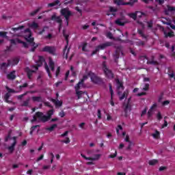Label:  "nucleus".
I'll list each match as a JSON object with an SVG mask.
<instances>
[{
	"instance_id": "nucleus-1",
	"label": "nucleus",
	"mask_w": 175,
	"mask_h": 175,
	"mask_svg": "<svg viewBox=\"0 0 175 175\" xmlns=\"http://www.w3.org/2000/svg\"><path fill=\"white\" fill-rule=\"evenodd\" d=\"M25 33L27 34L25 35V39L29 44L18 39L17 40V42L23 44L25 49H28V47H29L30 46V47H31L30 51L34 52L36 50V49L39 47V44L33 42V40H35V38H31L32 36V32L31 31V29H26L25 30Z\"/></svg>"
},
{
	"instance_id": "nucleus-2",
	"label": "nucleus",
	"mask_w": 175,
	"mask_h": 175,
	"mask_svg": "<svg viewBox=\"0 0 175 175\" xmlns=\"http://www.w3.org/2000/svg\"><path fill=\"white\" fill-rule=\"evenodd\" d=\"M54 114V109H50L46 112V115H44L43 112L38 111L33 116V119L31 120V122H47L51 120L52 116Z\"/></svg>"
},
{
	"instance_id": "nucleus-3",
	"label": "nucleus",
	"mask_w": 175,
	"mask_h": 175,
	"mask_svg": "<svg viewBox=\"0 0 175 175\" xmlns=\"http://www.w3.org/2000/svg\"><path fill=\"white\" fill-rule=\"evenodd\" d=\"M102 69L107 80H113V79H114V72H113V70L107 68V63L106 61L103 62Z\"/></svg>"
},
{
	"instance_id": "nucleus-4",
	"label": "nucleus",
	"mask_w": 175,
	"mask_h": 175,
	"mask_svg": "<svg viewBox=\"0 0 175 175\" xmlns=\"http://www.w3.org/2000/svg\"><path fill=\"white\" fill-rule=\"evenodd\" d=\"M88 75L90 77L91 81L94 83V84H105L103 79L98 77L95 73L90 71Z\"/></svg>"
},
{
	"instance_id": "nucleus-5",
	"label": "nucleus",
	"mask_w": 175,
	"mask_h": 175,
	"mask_svg": "<svg viewBox=\"0 0 175 175\" xmlns=\"http://www.w3.org/2000/svg\"><path fill=\"white\" fill-rule=\"evenodd\" d=\"M115 49L116 51L113 55V57L116 64H118V58H120V53H121L122 55H124V52L122 51V46H115Z\"/></svg>"
},
{
	"instance_id": "nucleus-6",
	"label": "nucleus",
	"mask_w": 175,
	"mask_h": 175,
	"mask_svg": "<svg viewBox=\"0 0 175 175\" xmlns=\"http://www.w3.org/2000/svg\"><path fill=\"white\" fill-rule=\"evenodd\" d=\"M110 46H113V42H107L97 46L96 49L92 51V55H94V54H96V53H98L99 50H105V49L110 47Z\"/></svg>"
},
{
	"instance_id": "nucleus-7",
	"label": "nucleus",
	"mask_w": 175,
	"mask_h": 175,
	"mask_svg": "<svg viewBox=\"0 0 175 175\" xmlns=\"http://www.w3.org/2000/svg\"><path fill=\"white\" fill-rule=\"evenodd\" d=\"M42 51L43 53H49L51 55H55L57 48L55 46H45L42 48Z\"/></svg>"
},
{
	"instance_id": "nucleus-8",
	"label": "nucleus",
	"mask_w": 175,
	"mask_h": 175,
	"mask_svg": "<svg viewBox=\"0 0 175 175\" xmlns=\"http://www.w3.org/2000/svg\"><path fill=\"white\" fill-rule=\"evenodd\" d=\"M115 81L117 85L118 95L120 96L122 94V90L125 89V87H124V83L119 79H116Z\"/></svg>"
},
{
	"instance_id": "nucleus-9",
	"label": "nucleus",
	"mask_w": 175,
	"mask_h": 175,
	"mask_svg": "<svg viewBox=\"0 0 175 175\" xmlns=\"http://www.w3.org/2000/svg\"><path fill=\"white\" fill-rule=\"evenodd\" d=\"M60 14L63 17L72 16V11L69 10V8H63L60 10Z\"/></svg>"
},
{
	"instance_id": "nucleus-10",
	"label": "nucleus",
	"mask_w": 175,
	"mask_h": 175,
	"mask_svg": "<svg viewBox=\"0 0 175 175\" xmlns=\"http://www.w3.org/2000/svg\"><path fill=\"white\" fill-rule=\"evenodd\" d=\"M51 20L52 21H55V23H57L59 27H62V18H61V16H57L56 14H53L51 17Z\"/></svg>"
},
{
	"instance_id": "nucleus-11",
	"label": "nucleus",
	"mask_w": 175,
	"mask_h": 175,
	"mask_svg": "<svg viewBox=\"0 0 175 175\" xmlns=\"http://www.w3.org/2000/svg\"><path fill=\"white\" fill-rule=\"evenodd\" d=\"M82 158H84L86 161H98L100 158V154H95L94 157H87L83 154H81Z\"/></svg>"
},
{
	"instance_id": "nucleus-12",
	"label": "nucleus",
	"mask_w": 175,
	"mask_h": 175,
	"mask_svg": "<svg viewBox=\"0 0 175 175\" xmlns=\"http://www.w3.org/2000/svg\"><path fill=\"white\" fill-rule=\"evenodd\" d=\"M25 72L27 73V77H28V79H29V80H31V77H32L33 73H35V70H30V69H29V67H27V68L25 69Z\"/></svg>"
},
{
	"instance_id": "nucleus-13",
	"label": "nucleus",
	"mask_w": 175,
	"mask_h": 175,
	"mask_svg": "<svg viewBox=\"0 0 175 175\" xmlns=\"http://www.w3.org/2000/svg\"><path fill=\"white\" fill-rule=\"evenodd\" d=\"M49 66L51 68V70L52 72H54L55 69V63H54V61H53V58L49 57Z\"/></svg>"
},
{
	"instance_id": "nucleus-14",
	"label": "nucleus",
	"mask_w": 175,
	"mask_h": 175,
	"mask_svg": "<svg viewBox=\"0 0 175 175\" xmlns=\"http://www.w3.org/2000/svg\"><path fill=\"white\" fill-rule=\"evenodd\" d=\"M63 36H64L66 40V43L67 44L65 46L64 50H63V52H64V54H65V51H66V50L68 49V44H69V36L68 35H66L65 33V30H63Z\"/></svg>"
},
{
	"instance_id": "nucleus-15",
	"label": "nucleus",
	"mask_w": 175,
	"mask_h": 175,
	"mask_svg": "<svg viewBox=\"0 0 175 175\" xmlns=\"http://www.w3.org/2000/svg\"><path fill=\"white\" fill-rule=\"evenodd\" d=\"M51 100L55 104L56 107H61V106H62V100H59L58 99L55 100L54 98H51Z\"/></svg>"
},
{
	"instance_id": "nucleus-16",
	"label": "nucleus",
	"mask_w": 175,
	"mask_h": 175,
	"mask_svg": "<svg viewBox=\"0 0 175 175\" xmlns=\"http://www.w3.org/2000/svg\"><path fill=\"white\" fill-rule=\"evenodd\" d=\"M163 33L165 35L164 38H165V39H167V38H174V32L172 30H170V31L168 33L164 31Z\"/></svg>"
},
{
	"instance_id": "nucleus-17",
	"label": "nucleus",
	"mask_w": 175,
	"mask_h": 175,
	"mask_svg": "<svg viewBox=\"0 0 175 175\" xmlns=\"http://www.w3.org/2000/svg\"><path fill=\"white\" fill-rule=\"evenodd\" d=\"M46 60L44 59V57H43V56H38L37 66H42L43 65V62H44Z\"/></svg>"
},
{
	"instance_id": "nucleus-18",
	"label": "nucleus",
	"mask_w": 175,
	"mask_h": 175,
	"mask_svg": "<svg viewBox=\"0 0 175 175\" xmlns=\"http://www.w3.org/2000/svg\"><path fill=\"white\" fill-rule=\"evenodd\" d=\"M132 106L129 103H126L124 108V116L128 117V111H131Z\"/></svg>"
},
{
	"instance_id": "nucleus-19",
	"label": "nucleus",
	"mask_w": 175,
	"mask_h": 175,
	"mask_svg": "<svg viewBox=\"0 0 175 175\" xmlns=\"http://www.w3.org/2000/svg\"><path fill=\"white\" fill-rule=\"evenodd\" d=\"M109 92L111 94V106H114V101H113V96L114 95V92L113 91V87L111 84H109Z\"/></svg>"
},
{
	"instance_id": "nucleus-20",
	"label": "nucleus",
	"mask_w": 175,
	"mask_h": 175,
	"mask_svg": "<svg viewBox=\"0 0 175 175\" xmlns=\"http://www.w3.org/2000/svg\"><path fill=\"white\" fill-rule=\"evenodd\" d=\"M7 79L8 80H14L16 79V71H12L7 75Z\"/></svg>"
},
{
	"instance_id": "nucleus-21",
	"label": "nucleus",
	"mask_w": 175,
	"mask_h": 175,
	"mask_svg": "<svg viewBox=\"0 0 175 175\" xmlns=\"http://www.w3.org/2000/svg\"><path fill=\"white\" fill-rule=\"evenodd\" d=\"M167 10H165V14L168 16L169 12H175V7L170 6V5H167Z\"/></svg>"
},
{
	"instance_id": "nucleus-22",
	"label": "nucleus",
	"mask_w": 175,
	"mask_h": 175,
	"mask_svg": "<svg viewBox=\"0 0 175 175\" xmlns=\"http://www.w3.org/2000/svg\"><path fill=\"white\" fill-rule=\"evenodd\" d=\"M169 77L170 79H175V76H174V71L173 70V68L172 67L168 68V72H167Z\"/></svg>"
},
{
	"instance_id": "nucleus-23",
	"label": "nucleus",
	"mask_w": 175,
	"mask_h": 175,
	"mask_svg": "<svg viewBox=\"0 0 175 175\" xmlns=\"http://www.w3.org/2000/svg\"><path fill=\"white\" fill-rule=\"evenodd\" d=\"M12 96V94L10 93H6L4 96V100L6 102V103H12V100H9V98Z\"/></svg>"
},
{
	"instance_id": "nucleus-24",
	"label": "nucleus",
	"mask_w": 175,
	"mask_h": 175,
	"mask_svg": "<svg viewBox=\"0 0 175 175\" xmlns=\"http://www.w3.org/2000/svg\"><path fill=\"white\" fill-rule=\"evenodd\" d=\"M148 65H159V63L157 61H154V56H152V61L148 60L147 62Z\"/></svg>"
},
{
	"instance_id": "nucleus-25",
	"label": "nucleus",
	"mask_w": 175,
	"mask_h": 175,
	"mask_svg": "<svg viewBox=\"0 0 175 175\" xmlns=\"http://www.w3.org/2000/svg\"><path fill=\"white\" fill-rule=\"evenodd\" d=\"M114 3L118 5V6H121V5H128V3H124V0H114Z\"/></svg>"
},
{
	"instance_id": "nucleus-26",
	"label": "nucleus",
	"mask_w": 175,
	"mask_h": 175,
	"mask_svg": "<svg viewBox=\"0 0 175 175\" xmlns=\"http://www.w3.org/2000/svg\"><path fill=\"white\" fill-rule=\"evenodd\" d=\"M32 100L33 102H43L42 96H33Z\"/></svg>"
},
{
	"instance_id": "nucleus-27",
	"label": "nucleus",
	"mask_w": 175,
	"mask_h": 175,
	"mask_svg": "<svg viewBox=\"0 0 175 175\" xmlns=\"http://www.w3.org/2000/svg\"><path fill=\"white\" fill-rule=\"evenodd\" d=\"M27 87H28V83H23V85L19 86V88H18L17 92H21L23 91V88H27Z\"/></svg>"
},
{
	"instance_id": "nucleus-28",
	"label": "nucleus",
	"mask_w": 175,
	"mask_h": 175,
	"mask_svg": "<svg viewBox=\"0 0 175 175\" xmlns=\"http://www.w3.org/2000/svg\"><path fill=\"white\" fill-rule=\"evenodd\" d=\"M58 125L57 124H52L50 127L46 129V131H49V132H53L55 128H57Z\"/></svg>"
},
{
	"instance_id": "nucleus-29",
	"label": "nucleus",
	"mask_w": 175,
	"mask_h": 175,
	"mask_svg": "<svg viewBox=\"0 0 175 175\" xmlns=\"http://www.w3.org/2000/svg\"><path fill=\"white\" fill-rule=\"evenodd\" d=\"M128 94H129L128 90L127 91H124L123 92L122 95L119 97L120 100H122L125 99V98H126L128 96Z\"/></svg>"
},
{
	"instance_id": "nucleus-30",
	"label": "nucleus",
	"mask_w": 175,
	"mask_h": 175,
	"mask_svg": "<svg viewBox=\"0 0 175 175\" xmlns=\"http://www.w3.org/2000/svg\"><path fill=\"white\" fill-rule=\"evenodd\" d=\"M10 66V60H8V63H2L1 65V69H6V68H8V66Z\"/></svg>"
},
{
	"instance_id": "nucleus-31",
	"label": "nucleus",
	"mask_w": 175,
	"mask_h": 175,
	"mask_svg": "<svg viewBox=\"0 0 175 175\" xmlns=\"http://www.w3.org/2000/svg\"><path fill=\"white\" fill-rule=\"evenodd\" d=\"M16 146V142L12 144V146L8 147V150L11 154L14 151V147Z\"/></svg>"
},
{
	"instance_id": "nucleus-32",
	"label": "nucleus",
	"mask_w": 175,
	"mask_h": 175,
	"mask_svg": "<svg viewBox=\"0 0 175 175\" xmlns=\"http://www.w3.org/2000/svg\"><path fill=\"white\" fill-rule=\"evenodd\" d=\"M42 8L39 7L38 9L35 10L34 11L31 12L30 13V16H36V14H38L39 12H40Z\"/></svg>"
},
{
	"instance_id": "nucleus-33",
	"label": "nucleus",
	"mask_w": 175,
	"mask_h": 175,
	"mask_svg": "<svg viewBox=\"0 0 175 175\" xmlns=\"http://www.w3.org/2000/svg\"><path fill=\"white\" fill-rule=\"evenodd\" d=\"M20 62V57H14L12 59V65H17Z\"/></svg>"
},
{
	"instance_id": "nucleus-34",
	"label": "nucleus",
	"mask_w": 175,
	"mask_h": 175,
	"mask_svg": "<svg viewBox=\"0 0 175 175\" xmlns=\"http://www.w3.org/2000/svg\"><path fill=\"white\" fill-rule=\"evenodd\" d=\"M115 24L117 25H120V27H124L125 25V23L122 21H121V19H118L115 21Z\"/></svg>"
},
{
	"instance_id": "nucleus-35",
	"label": "nucleus",
	"mask_w": 175,
	"mask_h": 175,
	"mask_svg": "<svg viewBox=\"0 0 175 175\" xmlns=\"http://www.w3.org/2000/svg\"><path fill=\"white\" fill-rule=\"evenodd\" d=\"M58 3H59V0H56L53 3H50L48 4V6L49 8H53V6H56V5H58Z\"/></svg>"
},
{
	"instance_id": "nucleus-36",
	"label": "nucleus",
	"mask_w": 175,
	"mask_h": 175,
	"mask_svg": "<svg viewBox=\"0 0 175 175\" xmlns=\"http://www.w3.org/2000/svg\"><path fill=\"white\" fill-rule=\"evenodd\" d=\"M137 32L140 35V36H142V38H144V39H146V40H147V36L144 34V33L143 32V30L138 29Z\"/></svg>"
},
{
	"instance_id": "nucleus-37",
	"label": "nucleus",
	"mask_w": 175,
	"mask_h": 175,
	"mask_svg": "<svg viewBox=\"0 0 175 175\" xmlns=\"http://www.w3.org/2000/svg\"><path fill=\"white\" fill-rule=\"evenodd\" d=\"M157 163H158V160H157V159L150 160L148 162V164L150 166H154V165H157Z\"/></svg>"
},
{
	"instance_id": "nucleus-38",
	"label": "nucleus",
	"mask_w": 175,
	"mask_h": 175,
	"mask_svg": "<svg viewBox=\"0 0 175 175\" xmlns=\"http://www.w3.org/2000/svg\"><path fill=\"white\" fill-rule=\"evenodd\" d=\"M29 100H31V98H28L26 100L23 101V104L21 105L22 107H28V105H29Z\"/></svg>"
},
{
	"instance_id": "nucleus-39",
	"label": "nucleus",
	"mask_w": 175,
	"mask_h": 175,
	"mask_svg": "<svg viewBox=\"0 0 175 175\" xmlns=\"http://www.w3.org/2000/svg\"><path fill=\"white\" fill-rule=\"evenodd\" d=\"M23 28H25V26L21 25V26H19L18 27H12V30L16 32L17 31H20V29H23Z\"/></svg>"
},
{
	"instance_id": "nucleus-40",
	"label": "nucleus",
	"mask_w": 175,
	"mask_h": 175,
	"mask_svg": "<svg viewBox=\"0 0 175 175\" xmlns=\"http://www.w3.org/2000/svg\"><path fill=\"white\" fill-rule=\"evenodd\" d=\"M129 17H131V18H133L135 21H136L137 19V13H131L129 14Z\"/></svg>"
},
{
	"instance_id": "nucleus-41",
	"label": "nucleus",
	"mask_w": 175,
	"mask_h": 175,
	"mask_svg": "<svg viewBox=\"0 0 175 175\" xmlns=\"http://www.w3.org/2000/svg\"><path fill=\"white\" fill-rule=\"evenodd\" d=\"M109 12L110 13H116V12L118 11L116 8H114L112 6L109 7Z\"/></svg>"
},
{
	"instance_id": "nucleus-42",
	"label": "nucleus",
	"mask_w": 175,
	"mask_h": 175,
	"mask_svg": "<svg viewBox=\"0 0 175 175\" xmlns=\"http://www.w3.org/2000/svg\"><path fill=\"white\" fill-rule=\"evenodd\" d=\"M45 69H46L49 77H51V72L50 71V68H49L47 63H45Z\"/></svg>"
},
{
	"instance_id": "nucleus-43",
	"label": "nucleus",
	"mask_w": 175,
	"mask_h": 175,
	"mask_svg": "<svg viewBox=\"0 0 175 175\" xmlns=\"http://www.w3.org/2000/svg\"><path fill=\"white\" fill-rule=\"evenodd\" d=\"M5 88L8 91L7 94H10V93L14 94L16 92L15 90L11 89L10 88H9L8 86H6Z\"/></svg>"
},
{
	"instance_id": "nucleus-44",
	"label": "nucleus",
	"mask_w": 175,
	"mask_h": 175,
	"mask_svg": "<svg viewBox=\"0 0 175 175\" xmlns=\"http://www.w3.org/2000/svg\"><path fill=\"white\" fill-rule=\"evenodd\" d=\"M76 94L78 96V99H80L81 98V95H83V94L84 93L83 92V91L76 90Z\"/></svg>"
},
{
	"instance_id": "nucleus-45",
	"label": "nucleus",
	"mask_w": 175,
	"mask_h": 175,
	"mask_svg": "<svg viewBox=\"0 0 175 175\" xmlns=\"http://www.w3.org/2000/svg\"><path fill=\"white\" fill-rule=\"evenodd\" d=\"M159 131H156L155 133L152 134V136L154 137V139H158L159 137Z\"/></svg>"
},
{
	"instance_id": "nucleus-46",
	"label": "nucleus",
	"mask_w": 175,
	"mask_h": 175,
	"mask_svg": "<svg viewBox=\"0 0 175 175\" xmlns=\"http://www.w3.org/2000/svg\"><path fill=\"white\" fill-rule=\"evenodd\" d=\"M97 116H98V120H102V112H101L100 109H98Z\"/></svg>"
},
{
	"instance_id": "nucleus-47",
	"label": "nucleus",
	"mask_w": 175,
	"mask_h": 175,
	"mask_svg": "<svg viewBox=\"0 0 175 175\" xmlns=\"http://www.w3.org/2000/svg\"><path fill=\"white\" fill-rule=\"evenodd\" d=\"M166 25H170V28H172V29H174L175 31V25H173V23L170 22H167Z\"/></svg>"
},
{
	"instance_id": "nucleus-48",
	"label": "nucleus",
	"mask_w": 175,
	"mask_h": 175,
	"mask_svg": "<svg viewBox=\"0 0 175 175\" xmlns=\"http://www.w3.org/2000/svg\"><path fill=\"white\" fill-rule=\"evenodd\" d=\"M137 46H144L146 44V42L144 41H138L136 42Z\"/></svg>"
},
{
	"instance_id": "nucleus-49",
	"label": "nucleus",
	"mask_w": 175,
	"mask_h": 175,
	"mask_svg": "<svg viewBox=\"0 0 175 175\" xmlns=\"http://www.w3.org/2000/svg\"><path fill=\"white\" fill-rule=\"evenodd\" d=\"M31 27L36 29L37 28H39V25L36 22H33V23L31 24Z\"/></svg>"
},
{
	"instance_id": "nucleus-50",
	"label": "nucleus",
	"mask_w": 175,
	"mask_h": 175,
	"mask_svg": "<svg viewBox=\"0 0 175 175\" xmlns=\"http://www.w3.org/2000/svg\"><path fill=\"white\" fill-rule=\"evenodd\" d=\"M79 126H80L83 130L87 129V128H85V122H81L79 124Z\"/></svg>"
},
{
	"instance_id": "nucleus-51",
	"label": "nucleus",
	"mask_w": 175,
	"mask_h": 175,
	"mask_svg": "<svg viewBox=\"0 0 175 175\" xmlns=\"http://www.w3.org/2000/svg\"><path fill=\"white\" fill-rule=\"evenodd\" d=\"M62 143H66V144H69V143H70V139H69V137H66V140H63L62 141Z\"/></svg>"
},
{
	"instance_id": "nucleus-52",
	"label": "nucleus",
	"mask_w": 175,
	"mask_h": 175,
	"mask_svg": "<svg viewBox=\"0 0 175 175\" xmlns=\"http://www.w3.org/2000/svg\"><path fill=\"white\" fill-rule=\"evenodd\" d=\"M44 106H47L48 107H50V109H53V105L49 102H45L44 103Z\"/></svg>"
},
{
	"instance_id": "nucleus-53",
	"label": "nucleus",
	"mask_w": 175,
	"mask_h": 175,
	"mask_svg": "<svg viewBox=\"0 0 175 175\" xmlns=\"http://www.w3.org/2000/svg\"><path fill=\"white\" fill-rule=\"evenodd\" d=\"M59 116L61 117V118H64V117L66 116V113H65L64 111H62L61 112H59Z\"/></svg>"
},
{
	"instance_id": "nucleus-54",
	"label": "nucleus",
	"mask_w": 175,
	"mask_h": 175,
	"mask_svg": "<svg viewBox=\"0 0 175 175\" xmlns=\"http://www.w3.org/2000/svg\"><path fill=\"white\" fill-rule=\"evenodd\" d=\"M149 88H150V84L146 83L145 85V87L143 88V90L144 91H148Z\"/></svg>"
},
{
	"instance_id": "nucleus-55",
	"label": "nucleus",
	"mask_w": 175,
	"mask_h": 175,
	"mask_svg": "<svg viewBox=\"0 0 175 175\" xmlns=\"http://www.w3.org/2000/svg\"><path fill=\"white\" fill-rule=\"evenodd\" d=\"M107 37L109 38V39H113V33H111V32L109 31L107 33Z\"/></svg>"
},
{
	"instance_id": "nucleus-56",
	"label": "nucleus",
	"mask_w": 175,
	"mask_h": 175,
	"mask_svg": "<svg viewBox=\"0 0 175 175\" xmlns=\"http://www.w3.org/2000/svg\"><path fill=\"white\" fill-rule=\"evenodd\" d=\"M59 72H61V67H57V69L56 70V77H58V75H59Z\"/></svg>"
},
{
	"instance_id": "nucleus-57",
	"label": "nucleus",
	"mask_w": 175,
	"mask_h": 175,
	"mask_svg": "<svg viewBox=\"0 0 175 175\" xmlns=\"http://www.w3.org/2000/svg\"><path fill=\"white\" fill-rule=\"evenodd\" d=\"M87 42H84L83 46H82V51H87V50H85V48L87 47Z\"/></svg>"
},
{
	"instance_id": "nucleus-58",
	"label": "nucleus",
	"mask_w": 175,
	"mask_h": 175,
	"mask_svg": "<svg viewBox=\"0 0 175 175\" xmlns=\"http://www.w3.org/2000/svg\"><path fill=\"white\" fill-rule=\"evenodd\" d=\"M80 85H81V84L79 83H78L77 85H75V91H79L80 90Z\"/></svg>"
},
{
	"instance_id": "nucleus-59",
	"label": "nucleus",
	"mask_w": 175,
	"mask_h": 175,
	"mask_svg": "<svg viewBox=\"0 0 175 175\" xmlns=\"http://www.w3.org/2000/svg\"><path fill=\"white\" fill-rule=\"evenodd\" d=\"M6 31H0V36H2L3 38L6 37Z\"/></svg>"
},
{
	"instance_id": "nucleus-60",
	"label": "nucleus",
	"mask_w": 175,
	"mask_h": 175,
	"mask_svg": "<svg viewBox=\"0 0 175 175\" xmlns=\"http://www.w3.org/2000/svg\"><path fill=\"white\" fill-rule=\"evenodd\" d=\"M170 103V100H165L162 103L163 106H166V105H169Z\"/></svg>"
},
{
	"instance_id": "nucleus-61",
	"label": "nucleus",
	"mask_w": 175,
	"mask_h": 175,
	"mask_svg": "<svg viewBox=\"0 0 175 175\" xmlns=\"http://www.w3.org/2000/svg\"><path fill=\"white\" fill-rule=\"evenodd\" d=\"M166 169H167V167H163V166H161L159 168V172H163V170H166Z\"/></svg>"
},
{
	"instance_id": "nucleus-62",
	"label": "nucleus",
	"mask_w": 175,
	"mask_h": 175,
	"mask_svg": "<svg viewBox=\"0 0 175 175\" xmlns=\"http://www.w3.org/2000/svg\"><path fill=\"white\" fill-rule=\"evenodd\" d=\"M147 24H148V28H152V25H153L152 21H150V22H148Z\"/></svg>"
},
{
	"instance_id": "nucleus-63",
	"label": "nucleus",
	"mask_w": 175,
	"mask_h": 175,
	"mask_svg": "<svg viewBox=\"0 0 175 175\" xmlns=\"http://www.w3.org/2000/svg\"><path fill=\"white\" fill-rule=\"evenodd\" d=\"M64 18L66 19L67 26L69 25V18H70V16H64Z\"/></svg>"
},
{
	"instance_id": "nucleus-64",
	"label": "nucleus",
	"mask_w": 175,
	"mask_h": 175,
	"mask_svg": "<svg viewBox=\"0 0 175 175\" xmlns=\"http://www.w3.org/2000/svg\"><path fill=\"white\" fill-rule=\"evenodd\" d=\"M116 157H117V151H116L113 154H110L109 158H116Z\"/></svg>"
}]
</instances>
